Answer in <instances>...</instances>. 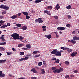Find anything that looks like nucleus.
<instances>
[{"label": "nucleus", "instance_id": "obj_5", "mask_svg": "<svg viewBox=\"0 0 79 79\" xmlns=\"http://www.w3.org/2000/svg\"><path fill=\"white\" fill-rule=\"evenodd\" d=\"M35 21L37 22H38L39 23H43V21L42 20V18H40L37 19H36Z\"/></svg>", "mask_w": 79, "mask_h": 79}, {"label": "nucleus", "instance_id": "obj_39", "mask_svg": "<svg viewBox=\"0 0 79 79\" xmlns=\"http://www.w3.org/2000/svg\"><path fill=\"white\" fill-rule=\"evenodd\" d=\"M65 64H66V65L69 64V62L68 61H66L65 62Z\"/></svg>", "mask_w": 79, "mask_h": 79}, {"label": "nucleus", "instance_id": "obj_48", "mask_svg": "<svg viewBox=\"0 0 79 79\" xmlns=\"http://www.w3.org/2000/svg\"><path fill=\"white\" fill-rule=\"evenodd\" d=\"M22 49H23V50H28V49L27 48H22Z\"/></svg>", "mask_w": 79, "mask_h": 79}, {"label": "nucleus", "instance_id": "obj_17", "mask_svg": "<svg viewBox=\"0 0 79 79\" xmlns=\"http://www.w3.org/2000/svg\"><path fill=\"white\" fill-rule=\"evenodd\" d=\"M71 6H70V5H68L66 7V8L68 9V10H69L71 9Z\"/></svg>", "mask_w": 79, "mask_h": 79}, {"label": "nucleus", "instance_id": "obj_7", "mask_svg": "<svg viewBox=\"0 0 79 79\" xmlns=\"http://www.w3.org/2000/svg\"><path fill=\"white\" fill-rule=\"evenodd\" d=\"M60 70L59 69H56L55 70H54L53 71V73H60Z\"/></svg>", "mask_w": 79, "mask_h": 79}, {"label": "nucleus", "instance_id": "obj_64", "mask_svg": "<svg viewBox=\"0 0 79 79\" xmlns=\"http://www.w3.org/2000/svg\"><path fill=\"white\" fill-rule=\"evenodd\" d=\"M18 79H25L24 78H19Z\"/></svg>", "mask_w": 79, "mask_h": 79}, {"label": "nucleus", "instance_id": "obj_56", "mask_svg": "<svg viewBox=\"0 0 79 79\" xmlns=\"http://www.w3.org/2000/svg\"><path fill=\"white\" fill-rule=\"evenodd\" d=\"M21 46H22V44H21L18 45V47H21Z\"/></svg>", "mask_w": 79, "mask_h": 79}, {"label": "nucleus", "instance_id": "obj_29", "mask_svg": "<svg viewBox=\"0 0 79 79\" xmlns=\"http://www.w3.org/2000/svg\"><path fill=\"white\" fill-rule=\"evenodd\" d=\"M40 56V54H39L38 55H36L35 56V58H38V57H39V56Z\"/></svg>", "mask_w": 79, "mask_h": 79}, {"label": "nucleus", "instance_id": "obj_18", "mask_svg": "<svg viewBox=\"0 0 79 79\" xmlns=\"http://www.w3.org/2000/svg\"><path fill=\"white\" fill-rule=\"evenodd\" d=\"M7 27V25H4L2 26H1L0 27L1 28H5Z\"/></svg>", "mask_w": 79, "mask_h": 79}, {"label": "nucleus", "instance_id": "obj_24", "mask_svg": "<svg viewBox=\"0 0 79 79\" xmlns=\"http://www.w3.org/2000/svg\"><path fill=\"white\" fill-rule=\"evenodd\" d=\"M16 26L17 27H20L21 26V24L18 23L16 24Z\"/></svg>", "mask_w": 79, "mask_h": 79}, {"label": "nucleus", "instance_id": "obj_2", "mask_svg": "<svg viewBox=\"0 0 79 79\" xmlns=\"http://www.w3.org/2000/svg\"><path fill=\"white\" fill-rule=\"evenodd\" d=\"M11 36L13 38L14 40H17L19 39V35L18 33H13L11 35Z\"/></svg>", "mask_w": 79, "mask_h": 79}, {"label": "nucleus", "instance_id": "obj_50", "mask_svg": "<svg viewBox=\"0 0 79 79\" xmlns=\"http://www.w3.org/2000/svg\"><path fill=\"white\" fill-rule=\"evenodd\" d=\"M21 15V13H19L17 14V16H20Z\"/></svg>", "mask_w": 79, "mask_h": 79}, {"label": "nucleus", "instance_id": "obj_15", "mask_svg": "<svg viewBox=\"0 0 79 79\" xmlns=\"http://www.w3.org/2000/svg\"><path fill=\"white\" fill-rule=\"evenodd\" d=\"M45 37L48 39H50L52 37V36L50 35H45Z\"/></svg>", "mask_w": 79, "mask_h": 79}, {"label": "nucleus", "instance_id": "obj_45", "mask_svg": "<svg viewBox=\"0 0 79 79\" xmlns=\"http://www.w3.org/2000/svg\"><path fill=\"white\" fill-rule=\"evenodd\" d=\"M74 73H77V72H78V70H76L74 71H73Z\"/></svg>", "mask_w": 79, "mask_h": 79}, {"label": "nucleus", "instance_id": "obj_3", "mask_svg": "<svg viewBox=\"0 0 79 79\" xmlns=\"http://www.w3.org/2000/svg\"><path fill=\"white\" fill-rule=\"evenodd\" d=\"M0 8H2L4 10H9V7L6 6V5H1L0 6Z\"/></svg>", "mask_w": 79, "mask_h": 79}, {"label": "nucleus", "instance_id": "obj_35", "mask_svg": "<svg viewBox=\"0 0 79 79\" xmlns=\"http://www.w3.org/2000/svg\"><path fill=\"white\" fill-rule=\"evenodd\" d=\"M24 39V37H23L22 36H20L19 37V40H23Z\"/></svg>", "mask_w": 79, "mask_h": 79}, {"label": "nucleus", "instance_id": "obj_44", "mask_svg": "<svg viewBox=\"0 0 79 79\" xmlns=\"http://www.w3.org/2000/svg\"><path fill=\"white\" fill-rule=\"evenodd\" d=\"M54 33L56 35V37H58V33L56 32H54Z\"/></svg>", "mask_w": 79, "mask_h": 79}, {"label": "nucleus", "instance_id": "obj_59", "mask_svg": "<svg viewBox=\"0 0 79 79\" xmlns=\"http://www.w3.org/2000/svg\"><path fill=\"white\" fill-rule=\"evenodd\" d=\"M61 49L62 50H64V49H65V48L64 47H62L61 48Z\"/></svg>", "mask_w": 79, "mask_h": 79}, {"label": "nucleus", "instance_id": "obj_8", "mask_svg": "<svg viewBox=\"0 0 79 79\" xmlns=\"http://www.w3.org/2000/svg\"><path fill=\"white\" fill-rule=\"evenodd\" d=\"M44 13H47L48 15H51V14H50V11L44 10Z\"/></svg>", "mask_w": 79, "mask_h": 79}, {"label": "nucleus", "instance_id": "obj_33", "mask_svg": "<svg viewBox=\"0 0 79 79\" xmlns=\"http://www.w3.org/2000/svg\"><path fill=\"white\" fill-rule=\"evenodd\" d=\"M42 64V62H40L38 63V66H41Z\"/></svg>", "mask_w": 79, "mask_h": 79}, {"label": "nucleus", "instance_id": "obj_21", "mask_svg": "<svg viewBox=\"0 0 79 79\" xmlns=\"http://www.w3.org/2000/svg\"><path fill=\"white\" fill-rule=\"evenodd\" d=\"M6 44V43L5 42H4L3 43H0V45H4Z\"/></svg>", "mask_w": 79, "mask_h": 79}, {"label": "nucleus", "instance_id": "obj_30", "mask_svg": "<svg viewBox=\"0 0 79 79\" xmlns=\"http://www.w3.org/2000/svg\"><path fill=\"white\" fill-rule=\"evenodd\" d=\"M71 26V25L70 24H68L66 25V27H69Z\"/></svg>", "mask_w": 79, "mask_h": 79}, {"label": "nucleus", "instance_id": "obj_53", "mask_svg": "<svg viewBox=\"0 0 79 79\" xmlns=\"http://www.w3.org/2000/svg\"><path fill=\"white\" fill-rule=\"evenodd\" d=\"M68 19H71V16L70 15H68Z\"/></svg>", "mask_w": 79, "mask_h": 79}, {"label": "nucleus", "instance_id": "obj_42", "mask_svg": "<svg viewBox=\"0 0 79 79\" xmlns=\"http://www.w3.org/2000/svg\"><path fill=\"white\" fill-rule=\"evenodd\" d=\"M29 18H30V16H29L27 15L26 17V19H29Z\"/></svg>", "mask_w": 79, "mask_h": 79}, {"label": "nucleus", "instance_id": "obj_11", "mask_svg": "<svg viewBox=\"0 0 79 79\" xmlns=\"http://www.w3.org/2000/svg\"><path fill=\"white\" fill-rule=\"evenodd\" d=\"M5 61H6V60H0V64L2 63H4V62H5Z\"/></svg>", "mask_w": 79, "mask_h": 79}, {"label": "nucleus", "instance_id": "obj_32", "mask_svg": "<svg viewBox=\"0 0 79 79\" xmlns=\"http://www.w3.org/2000/svg\"><path fill=\"white\" fill-rule=\"evenodd\" d=\"M59 69L60 70V73L63 71V69L61 67Z\"/></svg>", "mask_w": 79, "mask_h": 79}, {"label": "nucleus", "instance_id": "obj_12", "mask_svg": "<svg viewBox=\"0 0 79 79\" xmlns=\"http://www.w3.org/2000/svg\"><path fill=\"white\" fill-rule=\"evenodd\" d=\"M53 8V7L52 6H48V7H47V9L48 10H52V9Z\"/></svg>", "mask_w": 79, "mask_h": 79}, {"label": "nucleus", "instance_id": "obj_37", "mask_svg": "<svg viewBox=\"0 0 79 79\" xmlns=\"http://www.w3.org/2000/svg\"><path fill=\"white\" fill-rule=\"evenodd\" d=\"M34 2H35V3H36V4L39 3V2L38 1V0H36L35 1H34Z\"/></svg>", "mask_w": 79, "mask_h": 79}, {"label": "nucleus", "instance_id": "obj_14", "mask_svg": "<svg viewBox=\"0 0 79 79\" xmlns=\"http://www.w3.org/2000/svg\"><path fill=\"white\" fill-rule=\"evenodd\" d=\"M17 17H18V15H14L11 16V18L12 19H15V18H16Z\"/></svg>", "mask_w": 79, "mask_h": 79}, {"label": "nucleus", "instance_id": "obj_28", "mask_svg": "<svg viewBox=\"0 0 79 79\" xmlns=\"http://www.w3.org/2000/svg\"><path fill=\"white\" fill-rule=\"evenodd\" d=\"M26 47L27 48H31V47L30 46V44H28L26 46Z\"/></svg>", "mask_w": 79, "mask_h": 79}, {"label": "nucleus", "instance_id": "obj_60", "mask_svg": "<svg viewBox=\"0 0 79 79\" xmlns=\"http://www.w3.org/2000/svg\"><path fill=\"white\" fill-rule=\"evenodd\" d=\"M52 60H56V58H53L52 59Z\"/></svg>", "mask_w": 79, "mask_h": 79}, {"label": "nucleus", "instance_id": "obj_55", "mask_svg": "<svg viewBox=\"0 0 79 79\" xmlns=\"http://www.w3.org/2000/svg\"><path fill=\"white\" fill-rule=\"evenodd\" d=\"M46 31V28H43V31L44 32H45V31Z\"/></svg>", "mask_w": 79, "mask_h": 79}, {"label": "nucleus", "instance_id": "obj_20", "mask_svg": "<svg viewBox=\"0 0 79 79\" xmlns=\"http://www.w3.org/2000/svg\"><path fill=\"white\" fill-rule=\"evenodd\" d=\"M22 13L23 14V15H25V16H28L29 15V14L27 12H22Z\"/></svg>", "mask_w": 79, "mask_h": 79}, {"label": "nucleus", "instance_id": "obj_1", "mask_svg": "<svg viewBox=\"0 0 79 79\" xmlns=\"http://www.w3.org/2000/svg\"><path fill=\"white\" fill-rule=\"evenodd\" d=\"M51 54L52 55H55L57 56H61V53L60 51H58L57 49H54L51 52Z\"/></svg>", "mask_w": 79, "mask_h": 79}, {"label": "nucleus", "instance_id": "obj_43", "mask_svg": "<svg viewBox=\"0 0 79 79\" xmlns=\"http://www.w3.org/2000/svg\"><path fill=\"white\" fill-rule=\"evenodd\" d=\"M6 53L7 55H11V54H12V52H7Z\"/></svg>", "mask_w": 79, "mask_h": 79}, {"label": "nucleus", "instance_id": "obj_54", "mask_svg": "<svg viewBox=\"0 0 79 79\" xmlns=\"http://www.w3.org/2000/svg\"><path fill=\"white\" fill-rule=\"evenodd\" d=\"M69 75H67L65 76V78L66 79H67V78H69Z\"/></svg>", "mask_w": 79, "mask_h": 79}, {"label": "nucleus", "instance_id": "obj_57", "mask_svg": "<svg viewBox=\"0 0 79 79\" xmlns=\"http://www.w3.org/2000/svg\"><path fill=\"white\" fill-rule=\"evenodd\" d=\"M43 64H44V65H45V64H46V62H45V61H43Z\"/></svg>", "mask_w": 79, "mask_h": 79}, {"label": "nucleus", "instance_id": "obj_62", "mask_svg": "<svg viewBox=\"0 0 79 79\" xmlns=\"http://www.w3.org/2000/svg\"><path fill=\"white\" fill-rule=\"evenodd\" d=\"M3 1H4V2H5V1H6V0H0V2H3Z\"/></svg>", "mask_w": 79, "mask_h": 79}, {"label": "nucleus", "instance_id": "obj_58", "mask_svg": "<svg viewBox=\"0 0 79 79\" xmlns=\"http://www.w3.org/2000/svg\"><path fill=\"white\" fill-rule=\"evenodd\" d=\"M4 18V17L1 16H0V18L1 19H3V18Z\"/></svg>", "mask_w": 79, "mask_h": 79}, {"label": "nucleus", "instance_id": "obj_63", "mask_svg": "<svg viewBox=\"0 0 79 79\" xmlns=\"http://www.w3.org/2000/svg\"><path fill=\"white\" fill-rule=\"evenodd\" d=\"M70 77H74V75H71L70 76Z\"/></svg>", "mask_w": 79, "mask_h": 79}, {"label": "nucleus", "instance_id": "obj_49", "mask_svg": "<svg viewBox=\"0 0 79 79\" xmlns=\"http://www.w3.org/2000/svg\"><path fill=\"white\" fill-rule=\"evenodd\" d=\"M37 79V78L35 77H32L31 78V79Z\"/></svg>", "mask_w": 79, "mask_h": 79}, {"label": "nucleus", "instance_id": "obj_9", "mask_svg": "<svg viewBox=\"0 0 79 79\" xmlns=\"http://www.w3.org/2000/svg\"><path fill=\"white\" fill-rule=\"evenodd\" d=\"M73 39L74 40H79V37H77V36H74L73 38Z\"/></svg>", "mask_w": 79, "mask_h": 79}, {"label": "nucleus", "instance_id": "obj_34", "mask_svg": "<svg viewBox=\"0 0 79 79\" xmlns=\"http://www.w3.org/2000/svg\"><path fill=\"white\" fill-rule=\"evenodd\" d=\"M55 8L56 9V10H59V9L60 8V6L58 7L57 6H56L55 7Z\"/></svg>", "mask_w": 79, "mask_h": 79}, {"label": "nucleus", "instance_id": "obj_25", "mask_svg": "<svg viewBox=\"0 0 79 79\" xmlns=\"http://www.w3.org/2000/svg\"><path fill=\"white\" fill-rule=\"evenodd\" d=\"M39 51H35L33 52V53L34 54H37V52H39Z\"/></svg>", "mask_w": 79, "mask_h": 79}, {"label": "nucleus", "instance_id": "obj_47", "mask_svg": "<svg viewBox=\"0 0 79 79\" xmlns=\"http://www.w3.org/2000/svg\"><path fill=\"white\" fill-rule=\"evenodd\" d=\"M2 15H5V14H6V12L5 11H3L2 13Z\"/></svg>", "mask_w": 79, "mask_h": 79}, {"label": "nucleus", "instance_id": "obj_22", "mask_svg": "<svg viewBox=\"0 0 79 79\" xmlns=\"http://www.w3.org/2000/svg\"><path fill=\"white\" fill-rule=\"evenodd\" d=\"M60 62V60L58 59H57L56 60L54 63H59Z\"/></svg>", "mask_w": 79, "mask_h": 79}, {"label": "nucleus", "instance_id": "obj_36", "mask_svg": "<svg viewBox=\"0 0 79 79\" xmlns=\"http://www.w3.org/2000/svg\"><path fill=\"white\" fill-rule=\"evenodd\" d=\"M20 55H24V52H20Z\"/></svg>", "mask_w": 79, "mask_h": 79}, {"label": "nucleus", "instance_id": "obj_41", "mask_svg": "<svg viewBox=\"0 0 79 79\" xmlns=\"http://www.w3.org/2000/svg\"><path fill=\"white\" fill-rule=\"evenodd\" d=\"M54 18H55V19H58V16H55L53 17Z\"/></svg>", "mask_w": 79, "mask_h": 79}, {"label": "nucleus", "instance_id": "obj_16", "mask_svg": "<svg viewBox=\"0 0 79 79\" xmlns=\"http://www.w3.org/2000/svg\"><path fill=\"white\" fill-rule=\"evenodd\" d=\"M45 70L44 69H42L41 70V73L42 74H45Z\"/></svg>", "mask_w": 79, "mask_h": 79}, {"label": "nucleus", "instance_id": "obj_26", "mask_svg": "<svg viewBox=\"0 0 79 79\" xmlns=\"http://www.w3.org/2000/svg\"><path fill=\"white\" fill-rule=\"evenodd\" d=\"M0 39L3 41H4V40H5V38H4V37L3 36H1L0 37Z\"/></svg>", "mask_w": 79, "mask_h": 79}, {"label": "nucleus", "instance_id": "obj_4", "mask_svg": "<svg viewBox=\"0 0 79 79\" xmlns=\"http://www.w3.org/2000/svg\"><path fill=\"white\" fill-rule=\"evenodd\" d=\"M65 50H67L68 51V53H70L72 51H73V49H70L69 48L65 47L64 49Z\"/></svg>", "mask_w": 79, "mask_h": 79}, {"label": "nucleus", "instance_id": "obj_52", "mask_svg": "<svg viewBox=\"0 0 79 79\" xmlns=\"http://www.w3.org/2000/svg\"><path fill=\"white\" fill-rule=\"evenodd\" d=\"M19 61H24L23 58L19 59Z\"/></svg>", "mask_w": 79, "mask_h": 79}, {"label": "nucleus", "instance_id": "obj_61", "mask_svg": "<svg viewBox=\"0 0 79 79\" xmlns=\"http://www.w3.org/2000/svg\"><path fill=\"white\" fill-rule=\"evenodd\" d=\"M2 73L3 72L2 71H0V76L2 75Z\"/></svg>", "mask_w": 79, "mask_h": 79}, {"label": "nucleus", "instance_id": "obj_27", "mask_svg": "<svg viewBox=\"0 0 79 79\" xmlns=\"http://www.w3.org/2000/svg\"><path fill=\"white\" fill-rule=\"evenodd\" d=\"M23 58V60H28L29 59V57H26L25 58Z\"/></svg>", "mask_w": 79, "mask_h": 79}, {"label": "nucleus", "instance_id": "obj_31", "mask_svg": "<svg viewBox=\"0 0 79 79\" xmlns=\"http://www.w3.org/2000/svg\"><path fill=\"white\" fill-rule=\"evenodd\" d=\"M0 77H5V74L4 73H2L1 74V75L0 76Z\"/></svg>", "mask_w": 79, "mask_h": 79}, {"label": "nucleus", "instance_id": "obj_51", "mask_svg": "<svg viewBox=\"0 0 79 79\" xmlns=\"http://www.w3.org/2000/svg\"><path fill=\"white\" fill-rule=\"evenodd\" d=\"M42 29H45L46 28V26H43L42 27Z\"/></svg>", "mask_w": 79, "mask_h": 79}, {"label": "nucleus", "instance_id": "obj_46", "mask_svg": "<svg viewBox=\"0 0 79 79\" xmlns=\"http://www.w3.org/2000/svg\"><path fill=\"white\" fill-rule=\"evenodd\" d=\"M56 69V68L55 67H52L51 68L52 70H55Z\"/></svg>", "mask_w": 79, "mask_h": 79}, {"label": "nucleus", "instance_id": "obj_6", "mask_svg": "<svg viewBox=\"0 0 79 79\" xmlns=\"http://www.w3.org/2000/svg\"><path fill=\"white\" fill-rule=\"evenodd\" d=\"M57 29L58 30H60V31H63L65 30V28L63 27H59L57 28Z\"/></svg>", "mask_w": 79, "mask_h": 79}, {"label": "nucleus", "instance_id": "obj_13", "mask_svg": "<svg viewBox=\"0 0 79 79\" xmlns=\"http://www.w3.org/2000/svg\"><path fill=\"white\" fill-rule=\"evenodd\" d=\"M5 50V48L3 47H0V51L3 52Z\"/></svg>", "mask_w": 79, "mask_h": 79}, {"label": "nucleus", "instance_id": "obj_40", "mask_svg": "<svg viewBox=\"0 0 79 79\" xmlns=\"http://www.w3.org/2000/svg\"><path fill=\"white\" fill-rule=\"evenodd\" d=\"M3 23H4V21L3 20H0V24H3Z\"/></svg>", "mask_w": 79, "mask_h": 79}, {"label": "nucleus", "instance_id": "obj_10", "mask_svg": "<svg viewBox=\"0 0 79 79\" xmlns=\"http://www.w3.org/2000/svg\"><path fill=\"white\" fill-rule=\"evenodd\" d=\"M31 71H33V73L35 74H37V70H35L34 68H33L32 69H31Z\"/></svg>", "mask_w": 79, "mask_h": 79}, {"label": "nucleus", "instance_id": "obj_38", "mask_svg": "<svg viewBox=\"0 0 79 79\" xmlns=\"http://www.w3.org/2000/svg\"><path fill=\"white\" fill-rule=\"evenodd\" d=\"M71 43H72L73 44H76V41L72 40L71 42Z\"/></svg>", "mask_w": 79, "mask_h": 79}, {"label": "nucleus", "instance_id": "obj_23", "mask_svg": "<svg viewBox=\"0 0 79 79\" xmlns=\"http://www.w3.org/2000/svg\"><path fill=\"white\" fill-rule=\"evenodd\" d=\"M71 56L72 57H74L76 56V55L74 53V52L71 54Z\"/></svg>", "mask_w": 79, "mask_h": 79}, {"label": "nucleus", "instance_id": "obj_19", "mask_svg": "<svg viewBox=\"0 0 79 79\" xmlns=\"http://www.w3.org/2000/svg\"><path fill=\"white\" fill-rule=\"evenodd\" d=\"M21 29L23 30H26V29H27V27L25 26H24L21 28Z\"/></svg>", "mask_w": 79, "mask_h": 79}]
</instances>
